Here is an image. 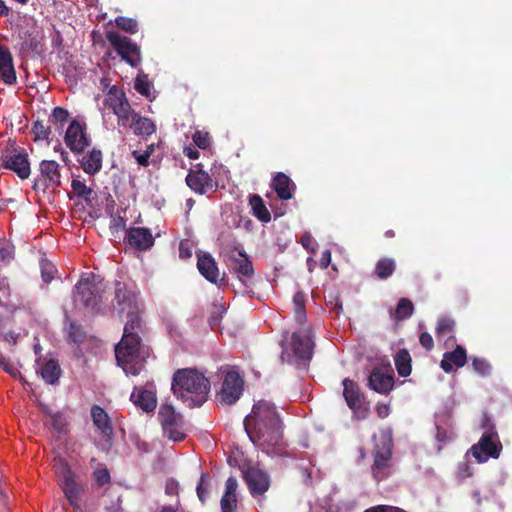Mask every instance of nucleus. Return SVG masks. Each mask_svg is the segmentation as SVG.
<instances>
[{
    "label": "nucleus",
    "mask_w": 512,
    "mask_h": 512,
    "mask_svg": "<svg viewBox=\"0 0 512 512\" xmlns=\"http://www.w3.org/2000/svg\"><path fill=\"white\" fill-rule=\"evenodd\" d=\"M368 386L380 394H388L394 386V372L390 365L374 367L368 377Z\"/></svg>",
    "instance_id": "nucleus-14"
},
{
    "label": "nucleus",
    "mask_w": 512,
    "mask_h": 512,
    "mask_svg": "<svg viewBox=\"0 0 512 512\" xmlns=\"http://www.w3.org/2000/svg\"><path fill=\"white\" fill-rule=\"evenodd\" d=\"M466 361V350L462 346L458 345L455 350L444 353L443 359L440 362V367L446 373H450L454 370V367H463L466 364Z\"/></svg>",
    "instance_id": "nucleus-25"
},
{
    "label": "nucleus",
    "mask_w": 512,
    "mask_h": 512,
    "mask_svg": "<svg viewBox=\"0 0 512 512\" xmlns=\"http://www.w3.org/2000/svg\"><path fill=\"white\" fill-rule=\"evenodd\" d=\"M472 367L481 377H489L492 374V365L484 358H472Z\"/></svg>",
    "instance_id": "nucleus-42"
},
{
    "label": "nucleus",
    "mask_w": 512,
    "mask_h": 512,
    "mask_svg": "<svg viewBox=\"0 0 512 512\" xmlns=\"http://www.w3.org/2000/svg\"><path fill=\"white\" fill-rule=\"evenodd\" d=\"M226 312V309L222 305H213V310L211 311L210 317L208 319V323L212 330H218L221 325V320L223 314Z\"/></svg>",
    "instance_id": "nucleus-46"
},
{
    "label": "nucleus",
    "mask_w": 512,
    "mask_h": 512,
    "mask_svg": "<svg viewBox=\"0 0 512 512\" xmlns=\"http://www.w3.org/2000/svg\"><path fill=\"white\" fill-rule=\"evenodd\" d=\"M376 410L378 416L382 419L386 418L390 413V408L388 405H378Z\"/></svg>",
    "instance_id": "nucleus-62"
},
{
    "label": "nucleus",
    "mask_w": 512,
    "mask_h": 512,
    "mask_svg": "<svg viewBox=\"0 0 512 512\" xmlns=\"http://www.w3.org/2000/svg\"><path fill=\"white\" fill-rule=\"evenodd\" d=\"M113 113L117 116L118 125L124 128H129L134 120V115H137V112L131 107L129 102H125L124 107H119Z\"/></svg>",
    "instance_id": "nucleus-37"
},
{
    "label": "nucleus",
    "mask_w": 512,
    "mask_h": 512,
    "mask_svg": "<svg viewBox=\"0 0 512 512\" xmlns=\"http://www.w3.org/2000/svg\"><path fill=\"white\" fill-rule=\"evenodd\" d=\"M375 447L373 451L374 463L372 474L377 481L387 478L391 473L392 458V431L391 429L381 430L379 435H374Z\"/></svg>",
    "instance_id": "nucleus-5"
},
{
    "label": "nucleus",
    "mask_w": 512,
    "mask_h": 512,
    "mask_svg": "<svg viewBox=\"0 0 512 512\" xmlns=\"http://www.w3.org/2000/svg\"><path fill=\"white\" fill-rule=\"evenodd\" d=\"M115 24L121 30H123V31H125L127 33H130V34H134V33H136L138 31V23L133 18H127V17H123V16H118L115 19Z\"/></svg>",
    "instance_id": "nucleus-47"
},
{
    "label": "nucleus",
    "mask_w": 512,
    "mask_h": 512,
    "mask_svg": "<svg viewBox=\"0 0 512 512\" xmlns=\"http://www.w3.org/2000/svg\"><path fill=\"white\" fill-rule=\"evenodd\" d=\"M472 476V469L467 461L460 462L457 469V477L460 480L466 479Z\"/></svg>",
    "instance_id": "nucleus-54"
},
{
    "label": "nucleus",
    "mask_w": 512,
    "mask_h": 512,
    "mask_svg": "<svg viewBox=\"0 0 512 512\" xmlns=\"http://www.w3.org/2000/svg\"><path fill=\"white\" fill-rule=\"evenodd\" d=\"M69 112L62 107H55L49 117V122L59 124L61 127L67 122Z\"/></svg>",
    "instance_id": "nucleus-48"
},
{
    "label": "nucleus",
    "mask_w": 512,
    "mask_h": 512,
    "mask_svg": "<svg viewBox=\"0 0 512 512\" xmlns=\"http://www.w3.org/2000/svg\"><path fill=\"white\" fill-rule=\"evenodd\" d=\"M249 204L252 209L253 215L262 222H269L271 215L266 208L263 199L258 194H253L249 197Z\"/></svg>",
    "instance_id": "nucleus-31"
},
{
    "label": "nucleus",
    "mask_w": 512,
    "mask_h": 512,
    "mask_svg": "<svg viewBox=\"0 0 512 512\" xmlns=\"http://www.w3.org/2000/svg\"><path fill=\"white\" fill-rule=\"evenodd\" d=\"M436 426V439L439 442H447L454 439L455 434L451 427L444 425V419H437L435 422Z\"/></svg>",
    "instance_id": "nucleus-40"
},
{
    "label": "nucleus",
    "mask_w": 512,
    "mask_h": 512,
    "mask_svg": "<svg viewBox=\"0 0 512 512\" xmlns=\"http://www.w3.org/2000/svg\"><path fill=\"white\" fill-rule=\"evenodd\" d=\"M14 257V249L10 245H4L0 247V259L5 262L9 263Z\"/></svg>",
    "instance_id": "nucleus-55"
},
{
    "label": "nucleus",
    "mask_w": 512,
    "mask_h": 512,
    "mask_svg": "<svg viewBox=\"0 0 512 512\" xmlns=\"http://www.w3.org/2000/svg\"><path fill=\"white\" fill-rule=\"evenodd\" d=\"M50 132H51L50 128L45 127L43 122H41V121H36L33 124L32 133L35 135V140L48 139Z\"/></svg>",
    "instance_id": "nucleus-50"
},
{
    "label": "nucleus",
    "mask_w": 512,
    "mask_h": 512,
    "mask_svg": "<svg viewBox=\"0 0 512 512\" xmlns=\"http://www.w3.org/2000/svg\"><path fill=\"white\" fill-rule=\"evenodd\" d=\"M71 188L74 194L79 198H83L88 206H93L95 192L91 187L86 186L83 181L73 179L71 182Z\"/></svg>",
    "instance_id": "nucleus-35"
},
{
    "label": "nucleus",
    "mask_w": 512,
    "mask_h": 512,
    "mask_svg": "<svg viewBox=\"0 0 512 512\" xmlns=\"http://www.w3.org/2000/svg\"><path fill=\"white\" fill-rule=\"evenodd\" d=\"M246 483L253 496L264 494L270 485L268 475L259 469H249L245 475Z\"/></svg>",
    "instance_id": "nucleus-22"
},
{
    "label": "nucleus",
    "mask_w": 512,
    "mask_h": 512,
    "mask_svg": "<svg viewBox=\"0 0 512 512\" xmlns=\"http://www.w3.org/2000/svg\"><path fill=\"white\" fill-rule=\"evenodd\" d=\"M185 181L191 190L200 195L214 190L211 176L202 169L191 170L186 176Z\"/></svg>",
    "instance_id": "nucleus-19"
},
{
    "label": "nucleus",
    "mask_w": 512,
    "mask_h": 512,
    "mask_svg": "<svg viewBox=\"0 0 512 512\" xmlns=\"http://www.w3.org/2000/svg\"><path fill=\"white\" fill-rule=\"evenodd\" d=\"M67 333H68V340L73 343H81L85 338L84 331L75 322H70Z\"/></svg>",
    "instance_id": "nucleus-49"
},
{
    "label": "nucleus",
    "mask_w": 512,
    "mask_h": 512,
    "mask_svg": "<svg viewBox=\"0 0 512 512\" xmlns=\"http://www.w3.org/2000/svg\"><path fill=\"white\" fill-rule=\"evenodd\" d=\"M0 366L3 367V369L8 373L13 372V367L9 364L6 357L1 352H0Z\"/></svg>",
    "instance_id": "nucleus-64"
},
{
    "label": "nucleus",
    "mask_w": 512,
    "mask_h": 512,
    "mask_svg": "<svg viewBox=\"0 0 512 512\" xmlns=\"http://www.w3.org/2000/svg\"><path fill=\"white\" fill-rule=\"evenodd\" d=\"M152 84L147 75H138L135 79L134 88L146 98L150 97Z\"/></svg>",
    "instance_id": "nucleus-45"
},
{
    "label": "nucleus",
    "mask_w": 512,
    "mask_h": 512,
    "mask_svg": "<svg viewBox=\"0 0 512 512\" xmlns=\"http://www.w3.org/2000/svg\"><path fill=\"white\" fill-rule=\"evenodd\" d=\"M396 269V263L391 258H382L378 260L375 266V274L380 279L389 278Z\"/></svg>",
    "instance_id": "nucleus-38"
},
{
    "label": "nucleus",
    "mask_w": 512,
    "mask_h": 512,
    "mask_svg": "<svg viewBox=\"0 0 512 512\" xmlns=\"http://www.w3.org/2000/svg\"><path fill=\"white\" fill-rule=\"evenodd\" d=\"M39 42L34 37L26 38L22 43V49L36 51L38 49Z\"/></svg>",
    "instance_id": "nucleus-59"
},
{
    "label": "nucleus",
    "mask_w": 512,
    "mask_h": 512,
    "mask_svg": "<svg viewBox=\"0 0 512 512\" xmlns=\"http://www.w3.org/2000/svg\"><path fill=\"white\" fill-rule=\"evenodd\" d=\"M210 388L209 379L196 369H178L173 374V394L189 408L202 406L208 399Z\"/></svg>",
    "instance_id": "nucleus-3"
},
{
    "label": "nucleus",
    "mask_w": 512,
    "mask_h": 512,
    "mask_svg": "<svg viewBox=\"0 0 512 512\" xmlns=\"http://www.w3.org/2000/svg\"><path fill=\"white\" fill-rule=\"evenodd\" d=\"M102 158L101 150L93 148L91 151L87 152L79 162L84 172L93 176L102 169Z\"/></svg>",
    "instance_id": "nucleus-29"
},
{
    "label": "nucleus",
    "mask_w": 512,
    "mask_h": 512,
    "mask_svg": "<svg viewBox=\"0 0 512 512\" xmlns=\"http://www.w3.org/2000/svg\"><path fill=\"white\" fill-rule=\"evenodd\" d=\"M91 417L94 425L103 436V440L99 444L100 448L103 451L109 450L112 446L113 428L108 414L100 406L94 405L91 408Z\"/></svg>",
    "instance_id": "nucleus-16"
},
{
    "label": "nucleus",
    "mask_w": 512,
    "mask_h": 512,
    "mask_svg": "<svg viewBox=\"0 0 512 512\" xmlns=\"http://www.w3.org/2000/svg\"><path fill=\"white\" fill-rule=\"evenodd\" d=\"M343 384V396L348 407L359 417L364 418L366 415V409L364 408V395L362 394L359 385L345 378Z\"/></svg>",
    "instance_id": "nucleus-17"
},
{
    "label": "nucleus",
    "mask_w": 512,
    "mask_h": 512,
    "mask_svg": "<svg viewBox=\"0 0 512 512\" xmlns=\"http://www.w3.org/2000/svg\"><path fill=\"white\" fill-rule=\"evenodd\" d=\"M64 141L73 153L79 154L84 152L91 144L86 131V124L72 120L65 133Z\"/></svg>",
    "instance_id": "nucleus-12"
},
{
    "label": "nucleus",
    "mask_w": 512,
    "mask_h": 512,
    "mask_svg": "<svg viewBox=\"0 0 512 512\" xmlns=\"http://www.w3.org/2000/svg\"><path fill=\"white\" fill-rule=\"evenodd\" d=\"M271 186L281 200H289L293 197L295 185L286 174L278 172L273 177Z\"/></svg>",
    "instance_id": "nucleus-27"
},
{
    "label": "nucleus",
    "mask_w": 512,
    "mask_h": 512,
    "mask_svg": "<svg viewBox=\"0 0 512 512\" xmlns=\"http://www.w3.org/2000/svg\"><path fill=\"white\" fill-rule=\"evenodd\" d=\"M0 78L8 85H12L16 81L12 54L7 47L2 45H0Z\"/></svg>",
    "instance_id": "nucleus-26"
},
{
    "label": "nucleus",
    "mask_w": 512,
    "mask_h": 512,
    "mask_svg": "<svg viewBox=\"0 0 512 512\" xmlns=\"http://www.w3.org/2000/svg\"><path fill=\"white\" fill-rule=\"evenodd\" d=\"M197 268L200 274L209 282L218 284L219 269L215 259L209 253L198 255Z\"/></svg>",
    "instance_id": "nucleus-23"
},
{
    "label": "nucleus",
    "mask_w": 512,
    "mask_h": 512,
    "mask_svg": "<svg viewBox=\"0 0 512 512\" xmlns=\"http://www.w3.org/2000/svg\"><path fill=\"white\" fill-rule=\"evenodd\" d=\"M244 429L251 442L262 451L283 443V424L273 403L260 400L243 421Z\"/></svg>",
    "instance_id": "nucleus-2"
},
{
    "label": "nucleus",
    "mask_w": 512,
    "mask_h": 512,
    "mask_svg": "<svg viewBox=\"0 0 512 512\" xmlns=\"http://www.w3.org/2000/svg\"><path fill=\"white\" fill-rule=\"evenodd\" d=\"M238 487L237 479L229 477L225 483V492L221 498V512H235L237 507L236 490Z\"/></svg>",
    "instance_id": "nucleus-28"
},
{
    "label": "nucleus",
    "mask_w": 512,
    "mask_h": 512,
    "mask_svg": "<svg viewBox=\"0 0 512 512\" xmlns=\"http://www.w3.org/2000/svg\"><path fill=\"white\" fill-rule=\"evenodd\" d=\"M152 388L150 385L145 388L135 387L130 396V400L147 413L154 411L157 407L156 392Z\"/></svg>",
    "instance_id": "nucleus-20"
},
{
    "label": "nucleus",
    "mask_w": 512,
    "mask_h": 512,
    "mask_svg": "<svg viewBox=\"0 0 512 512\" xmlns=\"http://www.w3.org/2000/svg\"><path fill=\"white\" fill-rule=\"evenodd\" d=\"M209 488L210 475L208 473H202L196 487L197 496L202 503H205L206 499L209 497Z\"/></svg>",
    "instance_id": "nucleus-43"
},
{
    "label": "nucleus",
    "mask_w": 512,
    "mask_h": 512,
    "mask_svg": "<svg viewBox=\"0 0 512 512\" xmlns=\"http://www.w3.org/2000/svg\"><path fill=\"white\" fill-rule=\"evenodd\" d=\"M166 493L173 495L178 493V482L170 479L166 483Z\"/></svg>",
    "instance_id": "nucleus-60"
},
{
    "label": "nucleus",
    "mask_w": 512,
    "mask_h": 512,
    "mask_svg": "<svg viewBox=\"0 0 512 512\" xmlns=\"http://www.w3.org/2000/svg\"><path fill=\"white\" fill-rule=\"evenodd\" d=\"M3 167L15 172L21 179H27L30 176V163L28 154L24 149L17 151H6L1 156Z\"/></svg>",
    "instance_id": "nucleus-15"
},
{
    "label": "nucleus",
    "mask_w": 512,
    "mask_h": 512,
    "mask_svg": "<svg viewBox=\"0 0 512 512\" xmlns=\"http://www.w3.org/2000/svg\"><path fill=\"white\" fill-rule=\"evenodd\" d=\"M455 328V321L450 317H441L438 320L436 327L437 337H442L448 334H452Z\"/></svg>",
    "instance_id": "nucleus-44"
},
{
    "label": "nucleus",
    "mask_w": 512,
    "mask_h": 512,
    "mask_svg": "<svg viewBox=\"0 0 512 512\" xmlns=\"http://www.w3.org/2000/svg\"><path fill=\"white\" fill-rule=\"evenodd\" d=\"M224 261L230 271L237 274L239 280L245 284V279H250L254 275L252 262L249 260L244 250L234 249L224 255Z\"/></svg>",
    "instance_id": "nucleus-11"
},
{
    "label": "nucleus",
    "mask_w": 512,
    "mask_h": 512,
    "mask_svg": "<svg viewBox=\"0 0 512 512\" xmlns=\"http://www.w3.org/2000/svg\"><path fill=\"white\" fill-rule=\"evenodd\" d=\"M395 366L401 377H407L411 374V356L406 349H400L395 357Z\"/></svg>",
    "instance_id": "nucleus-33"
},
{
    "label": "nucleus",
    "mask_w": 512,
    "mask_h": 512,
    "mask_svg": "<svg viewBox=\"0 0 512 512\" xmlns=\"http://www.w3.org/2000/svg\"><path fill=\"white\" fill-rule=\"evenodd\" d=\"M40 271L41 278L46 284H49L57 273V269L54 264L45 258L40 260Z\"/></svg>",
    "instance_id": "nucleus-41"
},
{
    "label": "nucleus",
    "mask_w": 512,
    "mask_h": 512,
    "mask_svg": "<svg viewBox=\"0 0 512 512\" xmlns=\"http://www.w3.org/2000/svg\"><path fill=\"white\" fill-rule=\"evenodd\" d=\"M126 240L130 246L140 251L151 249L155 242L151 230L145 227H132L128 229Z\"/></svg>",
    "instance_id": "nucleus-18"
},
{
    "label": "nucleus",
    "mask_w": 512,
    "mask_h": 512,
    "mask_svg": "<svg viewBox=\"0 0 512 512\" xmlns=\"http://www.w3.org/2000/svg\"><path fill=\"white\" fill-rule=\"evenodd\" d=\"M306 295L302 291H298L293 296V303L295 306V319L299 323H303L306 319L305 311Z\"/></svg>",
    "instance_id": "nucleus-39"
},
{
    "label": "nucleus",
    "mask_w": 512,
    "mask_h": 512,
    "mask_svg": "<svg viewBox=\"0 0 512 512\" xmlns=\"http://www.w3.org/2000/svg\"><path fill=\"white\" fill-rule=\"evenodd\" d=\"M193 141L200 149H206L210 145L209 134L201 131H196L194 133Z\"/></svg>",
    "instance_id": "nucleus-52"
},
{
    "label": "nucleus",
    "mask_w": 512,
    "mask_h": 512,
    "mask_svg": "<svg viewBox=\"0 0 512 512\" xmlns=\"http://www.w3.org/2000/svg\"><path fill=\"white\" fill-rule=\"evenodd\" d=\"M41 410L45 414V425L51 427L58 434H67L69 421L63 412H53L49 407L41 405Z\"/></svg>",
    "instance_id": "nucleus-24"
},
{
    "label": "nucleus",
    "mask_w": 512,
    "mask_h": 512,
    "mask_svg": "<svg viewBox=\"0 0 512 512\" xmlns=\"http://www.w3.org/2000/svg\"><path fill=\"white\" fill-rule=\"evenodd\" d=\"M420 344L428 351L434 347V341L432 336L428 332L421 333L419 337Z\"/></svg>",
    "instance_id": "nucleus-56"
},
{
    "label": "nucleus",
    "mask_w": 512,
    "mask_h": 512,
    "mask_svg": "<svg viewBox=\"0 0 512 512\" xmlns=\"http://www.w3.org/2000/svg\"><path fill=\"white\" fill-rule=\"evenodd\" d=\"M105 284L94 274L82 276L74 288V302L95 311L103 299Z\"/></svg>",
    "instance_id": "nucleus-6"
},
{
    "label": "nucleus",
    "mask_w": 512,
    "mask_h": 512,
    "mask_svg": "<svg viewBox=\"0 0 512 512\" xmlns=\"http://www.w3.org/2000/svg\"><path fill=\"white\" fill-rule=\"evenodd\" d=\"M158 418L165 435H167L169 439L180 442L185 438V434L181 431L182 416L176 413L172 405H162L158 413Z\"/></svg>",
    "instance_id": "nucleus-9"
},
{
    "label": "nucleus",
    "mask_w": 512,
    "mask_h": 512,
    "mask_svg": "<svg viewBox=\"0 0 512 512\" xmlns=\"http://www.w3.org/2000/svg\"><path fill=\"white\" fill-rule=\"evenodd\" d=\"M106 39L117 54L132 67H136L141 62L140 48L129 37L122 36L114 31H107Z\"/></svg>",
    "instance_id": "nucleus-8"
},
{
    "label": "nucleus",
    "mask_w": 512,
    "mask_h": 512,
    "mask_svg": "<svg viewBox=\"0 0 512 512\" xmlns=\"http://www.w3.org/2000/svg\"><path fill=\"white\" fill-rule=\"evenodd\" d=\"M94 479L99 486H103L110 482V473L107 468H98L93 473Z\"/></svg>",
    "instance_id": "nucleus-51"
},
{
    "label": "nucleus",
    "mask_w": 512,
    "mask_h": 512,
    "mask_svg": "<svg viewBox=\"0 0 512 512\" xmlns=\"http://www.w3.org/2000/svg\"><path fill=\"white\" fill-rule=\"evenodd\" d=\"M105 102L114 112L117 111L119 107H124V103L129 101L123 90L117 86H112L108 91Z\"/></svg>",
    "instance_id": "nucleus-36"
},
{
    "label": "nucleus",
    "mask_w": 512,
    "mask_h": 512,
    "mask_svg": "<svg viewBox=\"0 0 512 512\" xmlns=\"http://www.w3.org/2000/svg\"><path fill=\"white\" fill-rule=\"evenodd\" d=\"M126 228V219L120 215H115L112 217L110 221V230L112 232H118L120 230H125Z\"/></svg>",
    "instance_id": "nucleus-53"
},
{
    "label": "nucleus",
    "mask_w": 512,
    "mask_h": 512,
    "mask_svg": "<svg viewBox=\"0 0 512 512\" xmlns=\"http://www.w3.org/2000/svg\"><path fill=\"white\" fill-rule=\"evenodd\" d=\"M326 304L336 315H339L342 311V302L338 297L330 298L326 301Z\"/></svg>",
    "instance_id": "nucleus-58"
},
{
    "label": "nucleus",
    "mask_w": 512,
    "mask_h": 512,
    "mask_svg": "<svg viewBox=\"0 0 512 512\" xmlns=\"http://www.w3.org/2000/svg\"><path fill=\"white\" fill-rule=\"evenodd\" d=\"M60 481L70 505L74 508L75 512L81 511V506L78 501L80 486L75 482L74 474L69 468H64Z\"/></svg>",
    "instance_id": "nucleus-21"
},
{
    "label": "nucleus",
    "mask_w": 512,
    "mask_h": 512,
    "mask_svg": "<svg viewBox=\"0 0 512 512\" xmlns=\"http://www.w3.org/2000/svg\"><path fill=\"white\" fill-rule=\"evenodd\" d=\"M243 379L235 370H228L223 379L220 391L221 402L227 405L235 404L243 392Z\"/></svg>",
    "instance_id": "nucleus-13"
},
{
    "label": "nucleus",
    "mask_w": 512,
    "mask_h": 512,
    "mask_svg": "<svg viewBox=\"0 0 512 512\" xmlns=\"http://www.w3.org/2000/svg\"><path fill=\"white\" fill-rule=\"evenodd\" d=\"M331 262V252L329 250H325L321 254L320 264L322 267L327 268Z\"/></svg>",
    "instance_id": "nucleus-61"
},
{
    "label": "nucleus",
    "mask_w": 512,
    "mask_h": 512,
    "mask_svg": "<svg viewBox=\"0 0 512 512\" xmlns=\"http://www.w3.org/2000/svg\"><path fill=\"white\" fill-rule=\"evenodd\" d=\"M60 184L59 164L53 160H43L40 163V176L35 179L33 189L45 192L48 188L56 189Z\"/></svg>",
    "instance_id": "nucleus-10"
},
{
    "label": "nucleus",
    "mask_w": 512,
    "mask_h": 512,
    "mask_svg": "<svg viewBox=\"0 0 512 512\" xmlns=\"http://www.w3.org/2000/svg\"><path fill=\"white\" fill-rule=\"evenodd\" d=\"M501 451L502 444L495 427H490L484 431L479 441L472 445L467 454L471 453L478 463H484L489 458L497 459Z\"/></svg>",
    "instance_id": "nucleus-7"
},
{
    "label": "nucleus",
    "mask_w": 512,
    "mask_h": 512,
    "mask_svg": "<svg viewBox=\"0 0 512 512\" xmlns=\"http://www.w3.org/2000/svg\"><path fill=\"white\" fill-rule=\"evenodd\" d=\"M129 128L133 129L135 135L142 137L150 136L156 130V126L151 119L143 117L138 113L134 115V120Z\"/></svg>",
    "instance_id": "nucleus-30"
},
{
    "label": "nucleus",
    "mask_w": 512,
    "mask_h": 512,
    "mask_svg": "<svg viewBox=\"0 0 512 512\" xmlns=\"http://www.w3.org/2000/svg\"><path fill=\"white\" fill-rule=\"evenodd\" d=\"M414 305L408 298H401L398 301L395 311L390 310V316L395 321H402L412 316Z\"/></svg>",
    "instance_id": "nucleus-34"
},
{
    "label": "nucleus",
    "mask_w": 512,
    "mask_h": 512,
    "mask_svg": "<svg viewBox=\"0 0 512 512\" xmlns=\"http://www.w3.org/2000/svg\"><path fill=\"white\" fill-rule=\"evenodd\" d=\"M392 511H393V507H391V506L379 505V506H375V507L366 509L364 512H392Z\"/></svg>",
    "instance_id": "nucleus-63"
},
{
    "label": "nucleus",
    "mask_w": 512,
    "mask_h": 512,
    "mask_svg": "<svg viewBox=\"0 0 512 512\" xmlns=\"http://www.w3.org/2000/svg\"><path fill=\"white\" fill-rule=\"evenodd\" d=\"M112 305L119 314L127 313L123 337L115 347L117 363L126 374L136 376L143 370L151 354V348L140 337L144 333L145 324L140 316L138 293L134 287L116 281Z\"/></svg>",
    "instance_id": "nucleus-1"
},
{
    "label": "nucleus",
    "mask_w": 512,
    "mask_h": 512,
    "mask_svg": "<svg viewBox=\"0 0 512 512\" xmlns=\"http://www.w3.org/2000/svg\"><path fill=\"white\" fill-rule=\"evenodd\" d=\"M40 373L46 383L55 384L58 382L61 369L56 360L50 359L41 367Z\"/></svg>",
    "instance_id": "nucleus-32"
},
{
    "label": "nucleus",
    "mask_w": 512,
    "mask_h": 512,
    "mask_svg": "<svg viewBox=\"0 0 512 512\" xmlns=\"http://www.w3.org/2000/svg\"><path fill=\"white\" fill-rule=\"evenodd\" d=\"M282 360L295 364L298 368H306L313 356L314 343L306 331L293 332L288 340V333L281 341Z\"/></svg>",
    "instance_id": "nucleus-4"
},
{
    "label": "nucleus",
    "mask_w": 512,
    "mask_h": 512,
    "mask_svg": "<svg viewBox=\"0 0 512 512\" xmlns=\"http://www.w3.org/2000/svg\"><path fill=\"white\" fill-rule=\"evenodd\" d=\"M132 156L140 166L147 167L149 165L148 154H145L144 152L141 153L140 151L134 150V151H132Z\"/></svg>",
    "instance_id": "nucleus-57"
}]
</instances>
